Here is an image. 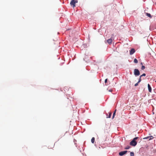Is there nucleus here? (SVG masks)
<instances>
[{
  "label": "nucleus",
  "mask_w": 156,
  "mask_h": 156,
  "mask_svg": "<svg viewBox=\"0 0 156 156\" xmlns=\"http://www.w3.org/2000/svg\"><path fill=\"white\" fill-rule=\"evenodd\" d=\"M112 115V113L111 112H109V115L108 116H107L108 115H107V118H110Z\"/></svg>",
  "instance_id": "obj_10"
},
{
  "label": "nucleus",
  "mask_w": 156,
  "mask_h": 156,
  "mask_svg": "<svg viewBox=\"0 0 156 156\" xmlns=\"http://www.w3.org/2000/svg\"><path fill=\"white\" fill-rule=\"evenodd\" d=\"M130 156H134V153L133 152H131L130 153Z\"/></svg>",
  "instance_id": "obj_15"
},
{
  "label": "nucleus",
  "mask_w": 156,
  "mask_h": 156,
  "mask_svg": "<svg viewBox=\"0 0 156 156\" xmlns=\"http://www.w3.org/2000/svg\"><path fill=\"white\" fill-rule=\"evenodd\" d=\"M134 62L135 63H137L138 62V61L136 58H135L134 60Z\"/></svg>",
  "instance_id": "obj_12"
},
{
  "label": "nucleus",
  "mask_w": 156,
  "mask_h": 156,
  "mask_svg": "<svg viewBox=\"0 0 156 156\" xmlns=\"http://www.w3.org/2000/svg\"><path fill=\"white\" fill-rule=\"evenodd\" d=\"M155 82H156V80Z\"/></svg>",
  "instance_id": "obj_24"
},
{
  "label": "nucleus",
  "mask_w": 156,
  "mask_h": 156,
  "mask_svg": "<svg viewBox=\"0 0 156 156\" xmlns=\"http://www.w3.org/2000/svg\"><path fill=\"white\" fill-rule=\"evenodd\" d=\"M116 111V110H115V111H114V113L113 114V116H112V119H113V118H114V116H115V115Z\"/></svg>",
  "instance_id": "obj_13"
},
{
  "label": "nucleus",
  "mask_w": 156,
  "mask_h": 156,
  "mask_svg": "<svg viewBox=\"0 0 156 156\" xmlns=\"http://www.w3.org/2000/svg\"><path fill=\"white\" fill-rule=\"evenodd\" d=\"M135 52V50L134 49L132 48L130 51V54L132 55Z\"/></svg>",
  "instance_id": "obj_5"
},
{
  "label": "nucleus",
  "mask_w": 156,
  "mask_h": 156,
  "mask_svg": "<svg viewBox=\"0 0 156 156\" xmlns=\"http://www.w3.org/2000/svg\"><path fill=\"white\" fill-rule=\"evenodd\" d=\"M149 138H150V139H149V140H150L151 139H152L153 137L152 136H147V137H145V138H144L143 139H149Z\"/></svg>",
  "instance_id": "obj_8"
},
{
  "label": "nucleus",
  "mask_w": 156,
  "mask_h": 156,
  "mask_svg": "<svg viewBox=\"0 0 156 156\" xmlns=\"http://www.w3.org/2000/svg\"><path fill=\"white\" fill-rule=\"evenodd\" d=\"M145 69V66H142L141 67V69L142 70H144Z\"/></svg>",
  "instance_id": "obj_16"
},
{
  "label": "nucleus",
  "mask_w": 156,
  "mask_h": 156,
  "mask_svg": "<svg viewBox=\"0 0 156 156\" xmlns=\"http://www.w3.org/2000/svg\"><path fill=\"white\" fill-rule=\"evenodd\" d=\"M112 39L110 38L107 40V42L109 44H111L112 42Z\"/></svg>",
  "instance_id": "obj_7"
},
{
  "label": "nucleus",
  "mask_w": 156,
  "mask_h": 156,
  "mask_svg": "<svg viewBox=\"0 0 156 156\" xmlns=\"http://www.w3.org/2000/svg\"><path fill=\"white\" fill-rule=\"evenodd\" d=\"M130 147L129 146H128L125 148V149H128Z\"/></svg>",
  "instance_id": "obj_14"
},
{
  "label": "nucleus",
  "mask_w": 156,
  "mask_h": 156,
  "mask_svg": "<svg viewBox=\"0 0 156 156\" xmlns=\"http://www.w3.org/2000/svg\"><path fill=\"white\" fill-rule=\"evenodd\" d=\"M141 77H140V78H139V80H138V83H139L140 82V81H141Z\"/></svg>",
  "instance_id": "obj_17"
},
{
  "label": "nucleus",
  "mask_w": 156,
  "mask_h": 156,
  "mask_svg": "<svg viewBox=\"0 0 156 156\" xmlns=\"http://www.w3.org/2000/svg\"><path fill=\"white\" fill-rule=\"evenodd\" d=\"M112 89L109 90V91L112 92Z\"/></svg>",
  "instance_id": "obj_22"
},
{
  "label": "nucleus",
  "mask_w": 156,
  "mask_h": 156,
  "mask_svg": "<svg viewBox=\"0 0 156 156\" xmlns=\"http://www.w3.org/2000/svg\"><path fill=\"white\" fill-rule=\"evenodd\" d=\"M77 2L78 1L77 0H72L70 2V4L74 8L76 6V3H77Z\"/></svg>",
  "instance_id": "obj_1"
},
{
  "label": "nucleus",
  "mask_w": 156,
  "mask_h": 156,
  "mask_svg": "<svg viewBox=\"0 0 156 156\" xmlns=\"http://www.w3.org/2000/svg\"><path fill=\"white\" fill-rule=\"evenodd\" d=\"M148 88L149 91L150 92H151V91H152L150 85L149 84H148Z\"/></svg>",
  "instance_id": "obj_6"
},
{
  "label": "nucleus",
  "mask_w": 156,
  "mask_h": 156,
  "mask_svg": "<svg viewBox=\"0 0 156 156\" xmlns=\"http://www.w3.org/2000/svg\"><path fill=\"white\" fill-rule=\"evenodd\" d=\"M138 137H136L133 139V140L136 141V140L138 139Z\"/></svg>",
  "instance_id": "obj_19"
},
{
  "label": "nucleus",
  "mask_w": 156,
  "mask_h": 156,
  "mask_svg": "<svg viewBox=\"0 0 156 156\" xmlns=\"http://www.w3.org/2000/svg\"><path fill=\"white\" fill-rule=\"evenodd\" d=\"M95 140V138L94 137H92L91 140V142L92 143H94Z\"/></svg>",
  "instance_id": "obj_11"
},
{
  "label": "nucleus",
  "mask_w": 156,
  "mask_h": 156,
  "mask_svg": "<svg viewBox=\"0 0 156 156\" xmlns=\"http://www.w3.org/2000/svg\"><path fill=\"white\" fill-rule=\"evenodd\" d=\"M140 64H141V65H143V63H142V62H141V63H140Z\"/></svg>",
  "instance_id": "obj_23"
},
{
  "label": "nucleus",
  "mask_w": 156,
  "mask_h": 156,
  "mask_svg": "<svg viewBox=\"0 0 156 156\" xmlns=\"http://www.w3.org/2000/svg\"><path fill=\"white\" fill-rule=\"evenodd\" d=\"M130 144L132 146H135L136 145L137 142L133 140L130 142Z\"/></svg>",
  "instance_id": "obj_3"
},
{
  "label": "nucleus",
  "mask_w": 156,
  "mask_h": 156,
  "mask_svg": "<svg viewBox=\"0 0 156 156\" xmlns=\"http://www.w3.org/2000/svg\"><path fill=\"white\" fill-rule=\"evenodd\" d=\"M146 15L148 17H150V18H151V14L150 13H146Z\"/></svg>",
  "instance_id": "obj_9"
},
{
  "label": "nucleus",
  "mask_w": 156,
  "mask_h": 156,
  "mask_svg": "<svg viewBox=\"0 0 156 156\" xmlns=\"http://www.w3.org/2000/svg\"><path fill=\"white\" fill-rule=\"evenodd\" d=\"M107 79H106L105 80V83H106L107 82Z\"/></svg>",
  "instance_id": "obj_20"
},
{
  "label": "nucleus",
  "mask_w": 156,
  "mask_h": 156,
  "mask_svg": "<svg viewBox=\"0 0 156 156\" xmlns=\"http://www.w3.org/2000/svg\"><path fill=\"white\" fill-rule=\"evenodd\" d=\"M138 82L136 83L135 84V86H137L138 85Z\"/></svg>",
  "instance_id": "obj_21"
},
{
  "label": "nucleus",
  "mask_w": 156,
  "mask_h": 156,
  "mask_svg": "<svg viewBox=\"0 0 156 156\" xmlns=\"http://www.w3.org/2000/svg\"><path fill=\"white\" fill-rule=\"evenodd\" d=\"M127 152V151H121L119 153V154L120 156H122L126 154Z\"/></svg>",
  "instance_id": "obj_4"
},
{
  "label": "nucleus",
  "mask_w": 156,
  "mask_h": 156,
  "mask_svg": "<svg viewBox=\"0 0 156 156\" xmlns=\"http://www.w3.org/2000/svg\"><path fill=\"white\" fill-rule=\"evenodd\" d=\"M146 76V74L145 73H144L143 74L141 75L140 76L141 77L143 76Z\"/></svg>",
  "instance_id": "obj_18"
},
{
  "label": "nucleus",
  "mask_w": 156,
  "mask_h": 156,
  "mask_svg": "<svg viewBox=\"0 0 156 156\" xmlns=\"http://www.w3.org/2000/svg\"><path fill=\"white\" fill-rule=\"evenodd\" d=\"M134 73L135 76H138L140 75V72L137 69H135L134 70Z\"/></svg>",
  "instance_id": "obj_2"
}]
</instances>
